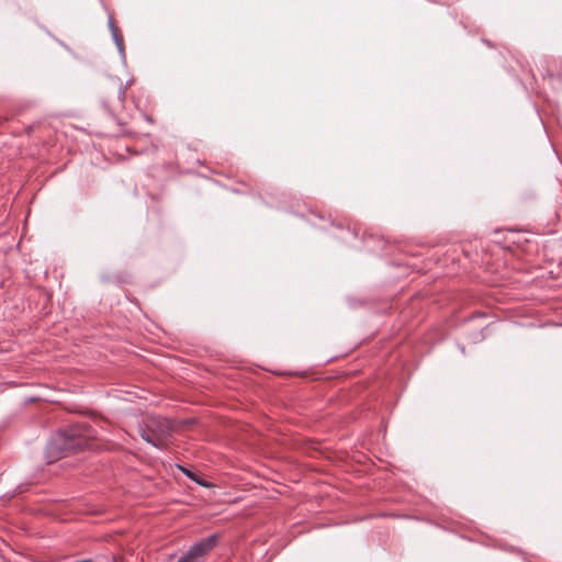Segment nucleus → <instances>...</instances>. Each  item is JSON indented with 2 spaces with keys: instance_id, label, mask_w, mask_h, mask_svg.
Instances as JSON below:
<instances>
[{
  "instance_id": "1",
  "label": "nucleus",
  "mask_w": 562,
  "mask_h": 562,
  "mask_svg": "<svg viewBox=\"0 0 562 562\" xmlns=\"http://www.w3.org/2000/svg\"><path fill=\"white\" fill-rule=\"evenodd\" d=\"M95 438V431L87 424H76L56 434L48 451L52 456L76 453L90 447Z\"/></svg>"
},
{
  "instance_id": "3",
  "label": "nucleus",
  "mask_w": 562,
  "mask_h": 562,
  "mask_svg": "<svg viewBox=\"0 0 562 562\" xmlns=\"http://www.w3.org/2000/svg\"><path fill=\"white\" fill-rule=\"evenodd\" d=\"M216 542L217 537L215 535L196 542L178 562H202L203 558L216 546Z\"/></svg>"
},
{
  "instance_id": "4",
  "label": "nucleus",
  "mask_w": 562,
  "mask_h": 562,
  "mask_svg": "<svg viewBox=\"0 0 562 562\" xmlns=\"http://www.w3.org/2000/svg\"><path fill=\"white\" fill-rule=\"evenodd\" d=\"M182 471H183V472H184L189 477H191L192 480L196 481L199 484H201V485H205L202 481L198 480L191 471H189V470H184V469H182Z\"/></svg>"
},
{
  "instance_id": "2",
  "label": "nucleus",
  "mask_w": 562,
  "mask_h": 562,
  "mask_svg": "<svg viewBox=\"0 0 562 562\" xmlns=\"http://www.w3.org/2000/svg\"><path fill=\"white\" fill-rule=\"evenodd\" d=\"M171 434V422L158 416L148 417L140 430L142 438L157 448H165Z\"/></svg>"
}]
</instances>
